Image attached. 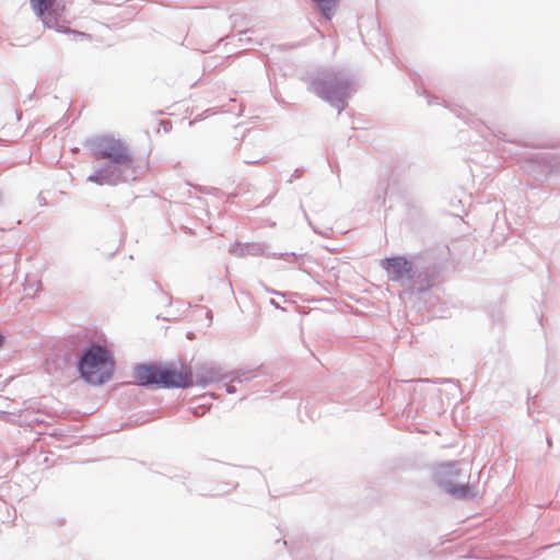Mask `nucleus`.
<instances>
[{
  "label": "nucleus",
  "mask_w": 560,
  "mask_h": 560,
  "mask_svg": "<svg viewBox=\"0 0 560 560\" xmlns=\"http://www.w3.org/2000/svg\"><path fill=\"white\" fill-rule=\"evenodd\" d=\"M86 144L95 160L107 159L88 176V182L98 186H117L137 180L147 168L138 165L128 144L113 135L93 137Z\"/></svg>",
  "instance_id": "f257e3e1"
},
{
  "label": "nucleus",
  "mask_w": 560,
  "mask_h": 560,
  "mask_svg": "<svg viewBox=\"0 0 560 560\" xmlns=\"http://www.w3.org/2000/svg\"><path fill=\"white\" fill-rule=\"evenodd\" d=\"M308 92L328 103L341 114L348 106V100L353 91L354 81L348 72L323 67L304 78Z\"/></svg>",
  "instance_id": "f03ea898"
},
{
  "label": "nucleus",
  "mask_w": 560,
  "mask_h": 560,
  "mask_svg": "<svg viewBox=\"0 0 560 560\" xmlns=\"http://www.w3.org/2000/svg\"><path fill=\"white\" fill-rule=\"evenodd\" d=\"M114 364L112 351L98 341H91L77 358L80 378L93 386L104 385L113 377Z\"/></svg>",
  "instance_id": "7ed1b4c3"
},
{
  "label": "nucleus",
  "mask_w": 560,
  "mask_h": 560,
  "mask_svg": "<svg viewBox=\"0 0 560 560\" xmlns=\"http://www.w3.org/2000/svg\"><path fill=\"white\" fill-rule=\"evenodd\" d=\"M433 482L456 499L474 498L476 492L469 482V474L457 460L435 463L431 466Z\"/></svg>",
  "instance_id": "20e7f679"
},
{
  "label": "nucleus",
  "mask_w": 560,
  "mask_h": 560,
  "mask_svg": "<svg viewBox=\"0 0 560 560\" xmlns=\"http://www.w3.org/2000/svg\"><path fill=\"white\" fill-rule=\"evenodd\" d=\"M192 369L194 386L197 385L205 388L222 380H230L231 382H237L238 384L250 381L256 376L255 372L259 370L260 366L256 369L245 366L243 369H236L228 373H223L222 368L219 364L214 362H205L197 363Z\"/></svg>",
  "instance_id": "39448f33"
},
{
  "label": "nucleus",
  "mask_w": 560,
  "mask_h": 560,
  "mask_svg": "<svg viewBox=\"0 0 560 560\" xmlns=\"http://www.w3.org/2000/svg\"><path fill=\"white\" fill-rule=\"evenodd\" d=\"M194 387V369L186 362L166 361L160 364V389Z\"/></svg>",
  "instance_id": "423d86ee"
},
{
  "label": "nucleus",
  "mask_w": 560,
  "mask_h": 560,
  "mask_svg": "<svg viewBox=\"0 0 560 560\" xmlns=\"http://www.w3.org/2000/svg\"><path fill=\"white\" fill-rule=\"evenodd\" d=\"M521 168L536 180H544L560 171V152L541 151L518 160Z\"/></svg>",
  "instance_id": "0eeeda50"
},
{
  "label": "nucleus",
  "mask_w": 560,
  "mask_h": 560,
  "mask_svg": "<svg viewBox=\"0 0 560 560\" xmlns=\"http://www.w3.org/2000/svg\"><path fill=\"white\" fill-rule=\"evenodd\" d=\"M440 277V269L433 261L428 260L421 255H416L413 271L409 278L412 289L419 293L431 290Z\"/></svg>",
  "instance_id": "6e6552de"
},
{
  "label": "nucleus",
  "mask_w": 560,
  "mask_h": 560,
  "mask_svg": "<svg viewBox=\"0 0 560 560\" xmlns=\"http://www.w3.org/2000/svg\"><path fill=\"white\" fill-rule=\"evenodd\" d=\"M161 361L139 362L132 366L133 383L148 390L160 389Z\"/></svg>",
  "instance_id": "1a4fd4ad"
},
{
  "label": "nucleus",
  "mask_w": 560,
  "mask_h": 560,
  "mask_svg": "<svg viewBox=\"0 0 560 560\" xmlns=\"http://www.w3.org/2000/svg\"><path fill=\"white\" fill-rule=\"evenodd\" d=\"M415 264L416 256L408 258L405 255L385 257L381 261V266L387 272L388 278L395 282L404 280L408 282L412 275Z\"/></svg>",
  "instance_id": "9d476101"
},
{
  "label": "nucleus",
  "mask_w": 560,
  "mask_h": 560,
  "mask_svg": "<svg viewBox=\"0 0 560 560\" xmlns=\"http://www.w3.org/2000/svg\"><path fill=\"white\" fill-rule=\"evenodd\" d=\"M229 252L237 257L245 256H265V257H273V258H283L289 261L301 259L302 255H298L296 253H267L264 244L261 243H241L235 242L231 244Z\"/></svg>",
  "instance_id": "9b49d317"
},
{
  "label": "nucleus",
  "mask_w": 560,
  "mask_h": 560,
  "mask_svg": "<svg viewBox=\"0 0 560 560\" xmlns=\"http://www.w3.org/2000/svg\"><path fill=\"white\" fill-rule=\"evenodd\" d=\"M341 0H312L326 21H331Z\"/></svg>",
  "instance_id": "f8f14e48"
},
{
  "label": "nucleus",
  "mask_w": 560,
  "mask_h": 560,
  "mask_svg": "<svg viewBox=\"0 0 560 560\" xmlns=\"http://www.w3.org/2000/svg\"><path fill=\"white\" fill-rule=\"evenodd\" d=\"M387 194V188L385 185H378L375 192L376 201L383 205L385 202V197Z\"/></svg>",
  "instance_id": "ddd939ff"
},
{
  "label": "nucleus",
  "mask_w": 560,
  "mask_h": 560,
  "mask_svg": "<svg viewBox=\"0 0 560 560\" xmlns=\"http://www.w3.org/2000/svg\"><path fill=\"white\" fill-rule=\"evenodd\" d=\"M196 306L199 307L200 311H203V315H205V317L207 319V325L206 326L210 327L211 324H212V320H213V314H212L211 310L206 308L203 306H199V305H196Z\"/></svg>",
  "instance_id": "4468645a"
},
{
  "label": "nucleus",
  "mask_w": 560,
  "mask_h": 560,
  "mask_svg": "<svg viewBox=\"0 0 560 560\" xmlns=\"http://www.w3.org/2000/svg\"><path fill=\"white\" fill-rule=\"evenodd\" d=\"M266 292L270 293V294H273V295H278V296H282L284 298V293L281 292V291H277L275 289H271L269 287H267L262 281H259L258 283Z\"/></svg>",
  "instance_id": "2eb2a0df"
},
{
  "label": "nucleus",
  "mask_w": 560,
  "mask_h": 560,
  "mask_svg": "<svg viewBox=\"0 0 560 560\" xmlns=\"http://www.w3.org/2000/svg\"><path fill=\"white\" fill-rule=\"evenodd\" d=\"M417 93L419 95H423L427 100H428V104L429 105H432L435 103V101H438L439 98L435 97V96H432L427 90H422V92H420L419 90H417Z\"/></svg>",
  "instance_id": "dca6fc26"
},
{
  "label": "nucleus",
  "mask_w": 560,
  "mask_h": 560,
  "mask_svg": "<svg viewBox=\"0 0 560 560\" xmlns=\"http://www.w3.org/2000/svg\"><path fill=\"white\" fill-rule=\"evenodd\" d=\"M301 209L303 211V214L305 217V219L307 220V223L308 225L312 228V230L316 233V234H320L323 235V233L312 223V221L310 220L308 215H307V212L304 210L303 206L301 205Z\"/></svg>",
  "instance_id": "f3484780"
},
{
  "label": "nucleus",
  "mask_w": 560,
  "mask_h": 560,
  "mask_svg": "<svg viewBox=\"0 0 560 560\" xmlns=\"http://www.w3.org/2000/svg\"><path fill=\"white\" fill-rule=\"evenodd\" d=\"M228 381L229 382L224 384L225 392L230 395L235 394L237 389L236 386L233 384L234 382H231L230 380Z\"/></svg>",
  "instance_id": "a211bd4d"
},
{
  "label": "nucleus",
  "mask_w": 560,
  "mask_h": 560,
  "mask_svg": "<svg viewBox=\"0 0 560 560\" xmlns=\"http://www.w3.org/2000/svg\"><path fill=\"white\" fill-rule=\"evenodd\" d=\"M302 176V172L299 168H295L291 174L290 178L287 180L289 184L293 183L294 179H298Z\"/></svg>",
  "instance_id": "6ab92c4d"
},
{
  "label": "nucleus",
  "mask_w": 560,
  "mask_h": 560,
  "mask_svg": "<svg viewBox=\"0 0 560 560\" xmlns=\"http://www.w3.org/2000/svg\"><path fill=\"white\" fill-rule=\"evenodd\" d=\"M247 32H248V30H245V31L240 33V42H244V43H250L252 42V38L246 36Z\"/></svg>",
  "instance_id": "aec40b11"
},
{
  "label": "nucleus",
  "mask_w": 560,
  "mask_h": 560,
  "mask_svg": "<svg viewBox=\"0 0 560 560\" xmlns=\"http://www.w3.org/2000/svg\"><path fill=\"white\" fill-rule=\"evenodd\" d=\"M494 135H495V137H497L498 139L502 140V141H504V142H513V140L509 139V138L506 137V135H505L504 132H502V131H498V132H497V133H494Z\"/></svg>",
  "instance_id": "412c9836"
},
{
  "label": "nucleus",
  "mask_w": 560,
  "mask_h": 560,
  "mask_svg": "<svg viewBox=\"0 0 560 560\" xmlns=\"http://www.w3.org/2000/svg\"><path fill=\"white\" fill-rule=\"evenodd\" d=\"M190 412L196 417H201L203 415L205 410L201 409L200 407H192V408H190Z\"/></svg>",
  "instance_id": "4be33fe9"
},
{
  "label": "nucleus",
  "mask_w": 560,
  "mask_h": 560,
  "mask_svg": "<svg viewBox=\"0 0 560 560\" xmlns=\"http://www.w3.org/2000/svg\"><path fill=\"white\" fill-rule=\"evenodd\" d=\"M168 478L170 479H186L187 475H186V471H182V474L168 475Z\"/></svg>",
  "instance_id": "5701e85b"
},
{
  "label": "nucleus",
  "mask_w": 560,
  "mask_h": 560,
  "mask_svg": "<svg viewBox=\"0 0 560 560\" xmlns=\"http://www.w3.org/2000/svg\"><path fill=\"white\" fill-rule=\"evenodd\" d=\"M269 303H270V305H271V306H273V307H275V308H277V310L285 311V308H284V307H282V306L280 305V303H279V302H277L275 299H270V300H269Z\"/></svg>",
  "instance_id": "b1692460"
},
{
  "label": "nucleus",
  "mask_w": 560,
  "mask_h": 560,
  "mask_svg": "<svg viewBox=\"0 0 560 560\" xmlns=\"http://www.w3.org/2000/svg\"><path fill=\"white\" fill-rule=\"evenodd\" d=\"M72 353L67 352L63 357L65 362L69 363L71 362Z\"/></svg>",
  "instance_id": "393cba45"
},
{
  "label": "nucleus",
  "mask_w": 560,
  "mask_h": 560,
  "mask_svg": "<svg viewBox=\"0 0 560 560\" xmlns=\"http://www.w3.org/2000/svg\"><path fill=\"white\" fill-rule=\"evenodd\" d=\"M5 341V337L4 335L0 331V347L4 343Z\"/></svg>",
  "instance_id": "a878e982"
},
{
  "label": "nucleus",
  "mask_w": 560,
  "mask_h": 560,
  "mask_svg": "<svg viewBox=\"0 0 560 560\" xmlns=\"http://www.w3.org/2000/svg\"><path fill=\"white\" fill-rule=\"evenodd\" d=\"M281 387L282 386H277V388L270 389V390H268V393H270V394L277 393V392H279L281 389Z\"/></svg>",
  "instance_id": "bb28decb"
},
{
  "label": "nucleus",
  "mask_w": 560,
  "mask_h": 560,
  "mask_svg": "<svg viewBox=\"0 0 560 560\" xmlns=\"http://www.w3.org/2000/svg\"><path fill=\"white\" fill-rule=\"evenodd\" d=\"M166 301H167V302H166V303H167V305H171V304H172V296H171V295H168V294H166Z\"/></svg>",
  "instance_id": "cd10ccee"
},
{
  "label": "nucleus",
  "mask_w": 560,
  "mask_h": 560,
  "mask_svg": "<svg viewBox=\"0 0 560 560\" xmlns=\"http://www.w3.org/2000/svg\"><path fill=\"white\" fill-rule=\"evenodd\" d=\"M260 160H256V161H245L246 164H256V163H259Z\"/></svg>",
  "instance_id": "c85d7f7f"
},
{
  "label": "nucleus",
  "mask_w": 560,
  "mask_h": 560,
  "mask_svg": "<svg viewBox=\"0 0 560 560\" xmlns=\"http://www.w3.org/2000/svg\"><path fill=\"white\" fill-rule=\"evenodd\" d=\"M186 490L188 493H191V489L189 487H186Z\"/></svg>",
  "instance_id": "c756f323"
},
{
  "label": "nucleus",
  "mask_w": 560,
  "mask_h": 560,
  "mask_svg": "<svg viewBox=\"0 0 560 560\" xmlns=\"http://www.w3.org/2000/svg\"><path fill=\"white\" fill-rule=\"evenodd\" d=\"M161 125L163 126V128L166 130L167 129V126L164 125V122L162 121Z\"/></svg>",
  "instance_id": "7c9ffc66"
},
{
  "label": "nucleus",
  "mask_w": 560,
  "mask_h": 560,
  "mask_svg": "<svg viewBox=\"0 0 560 560\" xmlns=\"http://www.w3.org/2000/svg\"><path fill=\"white\" fill-rule=\"evenodd\" d=\"M154 285H155L159 290L161 289L158 282H154Z\"/></svg>",
  "instance_id": "2f4dec72"
}]
</instances>
